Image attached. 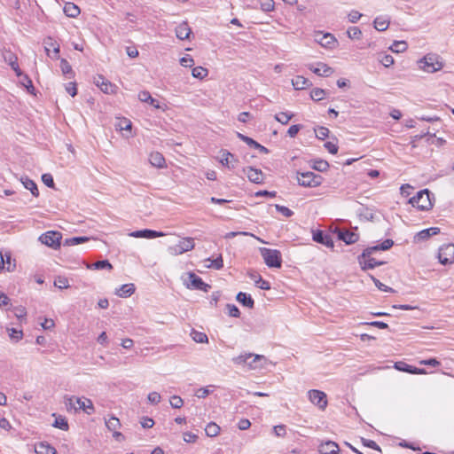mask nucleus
Listing matches in <instances>:
<instances>
[{
    "instance_id": "nucleus-1",
    "label": "nucleus",
    "mask_w": 454,
    "mask_h": 454,
    "mask_svg": "<svg viewBox=\"0 0 454 454\" xmlns=\"http://www.w3.org/2000/svg\"><path fill=\"white\" fill-rule=\"evenodd\" d=\"M267 358L262 355L254 353H242L232 358V362L237 365H247L251 370L263 367L262 362L266 363Z\"/></svg>"
},
{
    "instance_id": "nucleus-2",
    "label": "nucleus",
    "mask_w": 454,
    "mask_h": 454,
    "mask_svg": "<svg viewBox=\"0 0 454 454\" xmlns=\"http://www.w3.org/2000/svg\"><path fill=\"white\" fill-rule=\"evenodd\" d=\"M434 194L428 189H424L416 193L409 200V203L420 211H427L432 208Z\"/></svg>"
},
{
    "instance_id": "nucleus-3",
    "label": "nucleus",
    "mask_w": 454,
    "mask_h": 454,
    "mask_svg": "<svg viewBox=\"0 0 454 454\" xmlns=\"http://www.w3.org/2000/svg\"><path fill=\"white\" fill-rule=\"evenodd\" d=\"M260 253L269 268L279 269L282 266V255L279 250L261 247Z\"/></svg>"
},
{
    "instance_id": "nucleus-4",
    "label": "nucleus",
    "mask_w": 454,
    "mask_h": 454,
    "mask_svg": "<svg viewBox=\"0 0 454 454\" xmlns=\"http://www.w3.org/2000/svg\"><path fill=\"white\" fill-rule=\"evenodd\" d=\"M297 182L303 187H317L322 184L323 177L311 171L297 172Z\"/></svg>"
},
{
    "instance_id": "nucleus-5",
    "label": "nucleus",
    "mask_w": 454,
    "mask_h": 454,
    "mask_svg": "<svg viewBox=\"0 0 454 454\" xmlns=\"http://www.w3.org/2000/svg\"><path fill=\"white\" fill-rule=\"evenodd\" d=\"M419 67L427 73H434L442 68V63L438 60V56L427 54L419 60Z\"/></svg>"
},
{
    "instance_id": "nucleus-6",
    "label": "nucleus",
    "mask_w": 454,
    "mask_h": 454,
    "mask_svg": "<svg viewBox=\"0 0 454 454\" xmlns=\"http://www.w3.org/2000/svg\"><path fill=\"white\" fill-rule=\"evenodd\" d=\"M438 259L441 264L448 265L454 262V244L442 245L438 251Z\"/></svg>"
},
{
    "instance_id": "nucleus-7",
    "label": "nucleus",
    "mask_w": 454,
    "mask_h": 454,
    "mask_svg": "<svg viewBox=\"0 0 454 454\" xmlns=\"http://www.w3.org/2000/svg\"><path fill=\"white\" fill-rule=\"evenodd\" d=\"M309 401L317 405L321 411L327 406V396L325 392L317 389H311L308 392Z\"/></svg>"
},
{
    "instance_id": "nucleus-8",
    "label": "nucleus",
    "mask_w": 454,
    "mask_h": 454,
    "mask_svg": "<svg viewBox=\"0 0 454 454\" xmlns=\"http://www.w3.org/2000/svg\"><path fill=\"white\" fill-rule=\"evenodd\" d=\"M188 278L190 283L186 284V287L189 289L208 292L211 288L210 285L205 283L203 279L194 272H189Z\"/></svg>"
},
{
    "instance_id": "nucleus-9",
    "label": "nucleus",
    "mask_w": 454,
    "mask_h": 454,
    "mask_svg": "<svg viewBox=\"0 0 454 454\" xmlns=\"http://www.w3.org/2000/svg\"><path fill=\"white\" fill-rule=\"evenodd\" d=\"M333 232L337 235L339 240L343 241L346 245H352L358 241L359 235L347 229L336 227Z\"/></svg>"
},
{
    "instance_id": "nucleus-10",
    "label": "nucleus",
    "mask_w": 454,
    "mask_h": 454,
    "mask_svg": "<svg viewBox=\"0 0 454 454\" xmlns=\"http://www.w3.org/2000/svg\"><path fill=\"white\" fill-rule=\"evenodd\" d=\"M40 241L52 248H56L60 245L61 234L59 231H47L39 238Z\"/></svg>"
},
{
    "instance_id": "nucleus-11",
    "label": "nucleus",
    "mask_w": 454,
    "mask_h": 454,
    "mask_svg": "<svg viewBox=\"0 0 454 454\" xmlns=\"http://www.w3.org/2000/svg\"><path fill=\"white\" fill-rule=\"evenodd\" d=\"M315 41L326 49H333L338 43L336 38L331 33L317 32L315 35Z\"/></svg>"
},
{
    "instance_id": "nucleus-12",
    "label": "nucleus",
    "mask_w": 454,
    "mask_h": 454,
    "mask_svg": "<svg viewBox=\"0 0 454 454\" xmlns=\"http://www.w3.org/2000/svg\"><path fill=\"white\" fill-rule=\"evenodd\" d=\"M312 239L313 241L322 244L328 248L333 249L334 247V242L331 235L322 230H313Z\"/></svg>"
},
{
    "instance_id": "nucleus-13",
    "label": "nucleus",
    "mask_w": 454,
    "mask_h": 454,
    "mask_svg": "<svg viewBox=\"0 0 454 454\" xmlns=\"http://www.w3.org/2000/svg\"><path fill=\"white\" fill-rule=\"evenodd\" d=\"M394 246V241L391 239H385L381 244L375 245L372 247H366L362 252V257H369L373 253L378 251H386L390 249Z\"/></svg>"
},
{
    "instance_id": "nucleus-14",
    "label": "nucleus",
    "mask_w": 454,
    "mask_h": 454,
    "mask_svg": "<svg viewBox=\"0 0 454 454\" xmlns=\"http://www.w3.org/2000/svg\"><path fill=\"white\" fill-rule=\"evenodd\" d=\"M357 262L363 270H372L385 264V262L378 261L372 257V255H369V257H362V254L358 255Z\"/></svg>"
},
{
    "instance_id": "nucleus-15",
    "label": "nucleus",
    "mask_w": 454,
    "mask_h": 454,
    "mask_svg": "<svg viewBox=\"0 0 454 454\" xmlns=\"http://www.w3.org/2000/svg\"><path fill=\"white\" fill-rule=\"evenodd\" d=\"M129 236H131L133 238L153 239L155 238L164 236V233L161 231H154V230L144 229V230H138V231H132L129 234Z\"/></svg>"
},
{
    "instance_id": "nucleus-16",
    "label": "nucleus",
    "mask_w": 454,
    "mask_h": 454,
    "mask_svg": "<svg viewBox=\"0 0 454 454\" xmlns=\"http://www.w3.org/2000/svg\"><path fill=\"white\" fill-rule=\"evenodd\" d=\"M318 451L320 454H339V445L333 441L322 442L318 446Z\"/></svg>"
},
{
    "instance_id": "nucleus-17",
    "label": "nucleus",
    "mask_w": 454,
    "mask_h": 454,
    "mask_svg": "<svg viewBox=\"0 0 454 454\" xmlns=\"http://www.w3.org/2000/svg\"><path fill=\"white\" fill-rule=\"evenodd\" d=\"M244 172L247 173V178L254 184L263 183V173L261 169L254 167H247L244 168Z\"/></svg>"
},
{
    "instance_id": "nucleus-18",
    "label": "nucleus",
    "mask_w": 454,
    "mask_h": 454,
    "mask_svg": "<svg viewBox=\"0 0 454 454\" xmlns=\"http://www.w3.org/2000/svg\"><path fill=\"white\" fill-rule=\"evenodd\" d=\"M395 368L400 372H408L411 374H426L427 372L424 368H418L413 365L408 364L404 362H397L395 364Z\"/></svg>"
},
{
    "instance_id": "nucleus-19",
    "label": "nucleus",
    "mask_w": 454,
    "mask_h": 454,
    "mask_svg": "<svg viewBox=\"0 0 454 454\" xmlns=\"http://www.w3.org/2000/svg\"><path fill=\"white\" fill-rule=\"evenodd\" d=\"M237 137L243 142H245L247 145H249L250 147H253L256 150H258L260 153H269V149L263 145H262L261 144H259L258 142H256L255 140H254L253 138L242 134V133H239L238 132L237 133Z\"/></svg>"
},
{
    "instance_id": "nucleus-20",
    "label": "nucleus",
    "mask_w": 454,
    "mask_h": 454,
    "mask_svg": "<svg viewBox=\"0 0 454 454\" xmlns=\"http://www.w3.org/2000/svg\"><path fill=\"white\" fill-rule=\"evenodd\" d=\"M440 233V228L438 227H430L427 229H424L420 231H419L415 237L414 241L415 242H421L428 239L430 237L437 235Z\"/></svg>"
},
{
    "instance_id": "nucleus-21",
    "label": "nucleus",
    "mask_w": 454,
    "mask_h": 454,
    "mask_svg": "<svg viewBox=\"0 0 454 454\" xmlns=\"http://www.w3.org/2000/svg\"><path fill=\"white\" fill-rule=\"evenodd\" d=\"M309 70L314 74L324 77H328L333 73L332 67L322 62H318L317 66L310 65Z\"/></svg>"
},
{
    "instance_id": "nucleus-22",
    "label": "nucleus",
    "mask_w": 454,
    "mask_h": 454,
    "mask_svg": "<svg viewBox=\"0 0 454 454\" xmlns=\"http://www.w3.org/2000/svg\"><path fill=\"white\" fill-rule=\"evenodd\" d=\"M75 403L78 404L77 411L82 410L88 415H91L95 412V408L90 399L78 397L75 399Z\"/></svg>"
},
{
    "instance_id": "nucleus-23",
    "label": "nucleus",
    "mask_w": 454,
    "mask_h": 454,
    "mask_svg": "<svg viewBox=\"0 0 454 454\" xmlns=\"http://www.w3.org/2000/svg\"><path fill=\"white\" fill-rule=\"evenodd\" d=\"M194 246V239L192 238H184L176 245V251L181 254L192 250Z\"/></svg>"
},
{
    "instance_id": "nucleus-24",
    "label": "nucleus",
    "mask_w": 454,
    "mask_h": 454,
    "mask_svg": "<svg viewBox=\"0 0 454 454\" xmlns=\"http://www.w3.org/2000/svg\"><path fill=\"white\" fill-rule=\"evenodd\" d=\"M45 51L47 55L51 59H59V45L52 42V38L49 37L45 41Z\"/></svg>"
},
{
    "instance_id": "nucleus-25",
    "label": "nucleus",
    "mask_w": 454,
    "mask_h": 454,
    "mask_svg": "<svg viewBox=\"0 0 454 454\" xmlns=\"http://www.w3.org/2000/svg\"><path fill=\"white\" fill-rule=\"evenodd\" d=\"M135 291H136L135 285L132 283H129V284H124V285L121 286L119 288H116L114 294L119 297L127 298V297L131 296L135 293Z\"/></svg>"
},
{
    "instance_id": "nucleus-26",
    "label": "nucleus",
    "mask_w": 454,
    "mask_h": 454,
    "mask_svg": "<svg viewBox=\"0 0 454 454\" xmlns=\"http://www.w3.org/2000/svg\"><path fill=\"white\" fill-rule=\"evenodd\" d=\"M149 162L152 166L163 168L166 166L164 156L159 152H153L149 155Z\"/></svg>"
},
{
    "instance_id": "nucleus-27",
    "label": "nucleus",
    "mask_w": 454,
    "mask_h": 454,
    "mask_svg": "<svg viewBox=\"0 0 454 454\" xmlns=\"http://www.w3.org/2000/svg\"><path fill=\"white\" fill-rule=\"evenodd\" d=\"M292 84L295 90H304L310 87L312 82L302 75H296L292 79Z\"/></svg>"
},
{
    "instance_id": "nucleus-28",
    "label": "nucleus",
    "mask_w": 454,
    "mask_h": 454,
    "mask_svg": "<svg viewBox=\"0 0 454 454\" xmlns=\"http://www.w3.org/2000/svg\"><path fill=\"white\" fill-rule=\"evenodd\" d=\"M236 300L244 307L248 309H253L254 306V301L249 294L239 292L237 294Z\"/></svg>"
},
{
    "instance_id": "nucleus-29",
    "label": "nucleus",
    "mask_w": 454,
    "mask_h": 454,
    "mask_svg": "<svg viewBox=\"0 0 454 454\" xmlns=\"http://www.w3.org/2000/svg\"><path fill=\"white\" fill-rule=\"evenodd\" d=\"M192 30L187 22H182L176 27V35L180 40H185L189 38Z\"/></svg>"
},
{
    "instance_id": "nucleus-30",
    "label": "nucleus",
    "mask_w": 454,
    "mask_h": 454,
    "mask_svg": "<svg viewBox=\"0 0 454 454\" xmlns=\"http://www.w3.org/2000/svg\"><path fill=\"white\" fill-rule=\"evenodd\" d=\"M36 454H57V450L46 442H41L35 447Z\"/></svg>"
},
{
    "instance_id": "nucleus-31",
    "label": "nucleus",
    "mask_w": 454,
    "mask_h": 454,
    "mask_svg": "<svg viewBox=\"0 0 454 454\" xmlns=\"http://www.w3.org/2000/svg\"><path fill=\"white\" fill-rule=\"evenodd\" d=\"M221 154H222V158L220 160V162L223 164V166H225L229 168H235L234 164L231 165V163L232 161H234V162L238 161L237 159L235 158L234 154L231 153L227 150H222Z\"/></svg>"
},
{
    "instance_id": "nucleus-32",
    "label": "nucleus",
    "mask_w": 454,
    "mask_h": 454,
    "mask_svg": "<svg viewBox=\"0 0 454 454\" xmlns=\"http://www.w3.org/2000/svg\"><path fill=\"white\" fill-rule=\"evenodd\" d=\"M4 59L11 66L12 69L15 72L17 76L22 75V71L18 64V58L10 52L7 56L4 57Z\"/></svg>"
},
{
    "instance_id": "nucleus-33",
    "label": "nucleus",
    "mask_w": 454,
    "mask_h": 454,
    "mask_svg": "<svg viewBox=\"0 0 454 454\" xmlns=\"http://www.w3.org/2000/svg\"><path fill=\"white\" fill-rule=\"evenodd\" d=\"M22 184L27 190H29L33 196L38 197L39 196V191L37 188L36 184L27 176L21 177L20 179Z\"/></svg>"
},
{
    "instance_id": "nucleus-34",
    "label": "nucleus",
    "mask_w": 454,
    "mask_h": 454,
    "mask_svg": "<svg viewBox=\"0 0 454 454\" xmlns=\"http://www.w3.org/2000/svg\"><path fill=\"white\" fill-rule=\"evenodd\" d=\"M138 99L141 102L149 103L151 106H153V107H155L157 109L160 108L159 102L155 98H153L151 96L150 92L147 90L140 91L138 94Z\"/></svg>"
},
{
    "instance_id": "nucleus-35",
    "label": "nucleus",
    "mask_w": 454,
    "mask_h": 454,
    "mask_svg": "<svg viewBox=\"0 0 454 454\" xmlns=\"http://www.w3.org/2000/svg\"><path fill=\"white\" fill-rule=\"evenodd\" d=\"M80 8L74 3H67L64 6V13L70 18H76L80 14Z\"/></svg>"
},
{
    "instance_id": "nucleus-36",
    "label": "nucleus",
    "mask_w": 454,
    "mask_h": 454,
    "mask_svg": "<svg viewBox=\"0 0 454 454\" xmlns=\"http://www.w3.org/2000/svg\"><path fill=\"white\" fill-rule=\"evenodd\" d=\"M87 268L90 270H111L113 268L112 264L108 260H101L95 262L91 264L87 265Z\"/></svg>"
},
{
    "instance_id": "nucleus-37",
    "label": "nucleus",
    "mask_w": 454,
    "mask_h": 454,
    "mask_svg": "<svg viewBox=\"0 0 454 454\" xmlns=\"http://www.w3.org/2000/svg\"><path fill=\"white\" fill-rule=\"evenodd\" d=\"M192 339L197 343H207L208 342V338L206 333L202 332H199L197 330L192 329L191 332Z\"/></svg>"
},
{
    "instance_id": "nucleus-38",
    "label": "nucleus",
    "mask_w": 454,
    "mask_h": 454,
    "mask_svg": "<svg viewBox=\"0 0 454 454\" xmlns=\"http://www.w3.org/2000/svg\"><path fill=\"white\" fill-rule=\"evenodd\" d=\"M205 433L208 437H215L220 433V427L215 422H209L205 428Z\"/></svg>"
},
{
    "instance_id": "nucleus-39",
    "label": "nucleus",
    "mask_w": 454,
    "mask_h": 454,
    "mask_svg": "<svg viewBox=\"0 0 454 454\" xmlns=\"http://www.w3.org/2000/svg\"><path fill=\"white\" fill-rule=\"evenodd\" d=\"M16 268L15 260H12L10 253L4 254V270L8 272L14 271Z\"/></svg>"
},
{
    "instance_id": "nucleus-40",
    "label": "nucleus",
    "mask_w": 454,
    "mask_h": 454,
    "mask_svg": "<svg viewBox=\"0 0 454 454\" xmlns=\"http://www.w3.org/2000/svg\"><path fill=\"white\" fill-rule=\"evenodd\" d=\"M207 74H208L207 69L203 67H193L192 70V75L194 78H197V79H200V80H202Z\"/></svg>"
},
{
    "instance_id": "nucleus-41",
    "label": "nucleus",
    "mask_w": 454,
    "mask_h": 454,
    "mask_svg": "<svg viewBox=\"0 0 454 454\" xmlns=\"http://www.w3.org/2000/svg\"><path fill=\"white\" fill-rule=\"evenodd\" d=\"M326 94V90L320 88H314L310 91V98L314 101H320L325 97Z\"/></svg>"
},
{
    "instance_id": "nucleus-42",
    "label": "nucleus",
    "mask_w": 454,
    "mask_h": 454,
    "mask_svg": "<svg viewBox=\"0 0 454 454\" xmlns=\"http://www.w3.org/2000/svg\"><path fill=\"white\" fill-rule=\"evenodd\" d=\"M293 117H294L293 114H289L286 112H282V113L277 114L274 116V118L277 121H278L284 125H286Z\"/></svg>"
},
{
    "instance_id": "nucleus-43",
    "label": "nucleus",
    "mask_w": 454,
    "mask_h": 454,
    "mask_svg": "<svg viewBox=\"0 0 454 454\" xmlns=\"http://www.w3.org/2000/svg\"><path fill=\"white\" fill-rule=\"evenodd\" d=\"M52 426L64 431L69 428L67 420L62 416L56 417Z\"/></svg>"
},
{
    "instance_id": "nucleus-44",
    "label": "nucleus",
    "mask_w": 454,
    "mask_h": 454,
    "mask_svg": "<svg viewBox=\"0 0 454 454\" xmlns=\"http://www.w3.org/2000/svg\"><path fill=\"white\" fill-rule=\"evenodd\" d=\"M373 23L375 29H377L378 31H385L389 25V22L386 19H383L382 17H377L374 20Z\"/></svg>"
},
{
    "instance_id": "nucleus-45",
    "label": "nucleus",
    "mask_w": 454,
    "mask_h": 454,
    "mask_svg": "<svg viewBox=\"0 0 454 454\" xmlns=\"http://www.w3.org/2000/svg\"><path fill=\"white\" fill-rule=\"evenodd\" d=\"M389 49L395 53L403 52L407 49V43L404 41H395Z\"/></svg>"
},
{
    "instance_id": "nucleus-46",
    "label": "nucleus",
    "mask_w": 454,
    "mask_h": 454,
    "mask_svg": "<svg viewBox=\"0 0 454 454\" xmlns=\"http://www.w3.org/2000/svg\"><path fill=\"white\" fill-rule=\"evenodd\" d=\"M76 398L77 397H75V396H66L65 397V404H66L67 410L68 411L77 412L78 404L75 403Z\"/></svg>"
},
{
    "instance_id": "nucleus-47",
    "label": "nucleus",
    "mask_w": 454,
    "mask_h": 454,
    "mask_svg": "<svg viewBox=\"0 0 454 454\" xmlns=\"http://www.w3.org/2000/svg\"><path fill=\"white\" fill-rule=\"evenodd\" d=\"M106 427L110 431H115L121 427V422L119 419L112 416L108 420L106 421Z\"/></svg>"
},
{
    "instance_id": "nucleus-48",
    "label": "nucleus",
    "mask_w": 454,
    "mask_h": 454,
    "mask_svg": "<svg viewBox=\"0 0 454 454\" xmlns=\"http://www.w3.org/2000/svg\"><path fill=\"white\" fill-rule=\"evenodd\" d=\"M348 36L352 40H359L362 37V31L357 27H350L347 31Z\"/></svg>"
},
{
    "instance_id": "nucleus-49",
    "label": "nucleus",
    "mask_w": 454,
    "mask_h": 454,
    "mask_svg": "<svg viewBox=\"0 0 454 454\" xmlns=\"http://www.w3.org/2000/svg\"><path fill=\"white\" fill-rule=\"evenodd\" d=\"M54 286L59 289H66L68 288L69 282L68 279L62 276H58L54 280Z\"/></svg>"
},
{
    "instance_id": "nucleus-50",
    "label": "nucleus",
    "mask_w": 454,
    "mask_h": 454,
    "mask_svg": "<svg viewBox=\"0 0 454 454\" xmlns=\"http://www.w3.org/2000/svg\"><path fill=\"white\" fill-rule=\"evenodd\" d=\"M312 168L319 172H324L329 168V164L324 160H315Z\"/></svg>"
},
{
    "instance_id": "nucleus-51",
    "label": "nucleus",
    "mask_w": 454,
    "mask_h": 454,
    "mask_svg": "<svg viewBox=\"0 0 454 454\" xmlns=\"http://www.w3.org/2000/svg\"><path fill=\"white\" fill-rule=\"evenodd\" d=\"M260 7L262 12H270L274 10L275 3L273 0H261Z\"/></svg>"
},
{
    "instance_id": "nucleus-52",
    "label": "nucleus",
    "mask_w": 454,
    "mask_h": 454,
    "mask_svg": "<svg viewBox=\"0 0 454 454\" xmlns=\"http://www.w3.org/2000/svg\"><path fill=\"white\" fill-rule=\"evenodd\" d=\"M20 77H21L20 83L24 87L27 88V90L29 93L33 94L34 90H35V87L33 86V82H32L31 79L27 74H23Z\"/></svg>"
},
{
    "instance_id": "nucleus-53",
    "label": "nucleus",
    "mask_w": 454,
    "mask_h": 454,
    "mask_svg": "<svg viewBox=\"0 0 454 454\" xmlns=\"http://www.w3.org/2000/svg\"><path fill=\"white\" fill-rule=\"evenodd\" d=\"M207 261H210V264L207 266L208 268L221 270L223 267V260L222 255L217 256L215 259L208 258Z\"/></svg>"
},
{
    "instance_id": "nucleus-54",
    "label": "nucleus",
    "mask_w": 454,
    "mask_h": 454,
    "mask_svg": "<svg viewBox=\"0 0 454 454\" xmlns=\"http://www.w3.org/2000/svg\"><path fill=\"white\" fill-rule=\"evenodd\" d=\"M369 276H370V278H372V280L373 281L374 285L376 286V287L379 290H380L382 292H390V293L395 292L393 288L384 285L383 283H381L378 278H376L372 275H369Z\"/></svg>"
},
{
    "instance_id": "nucleus-55",
    "label": "nucleus",
    "mask_w": 454,
    "mask_h": 454,
    "mask_svg": "<svg viewBox=\"0 0 454 454\" xmlns=\"http://www.w3.org/2000/svg\"><path fill=\"white\" fill-rule=\"evenodd\" d=\"M106 94H113L115 92L117 87L111 83L108 80H106L104 84L99 88Z\"/></svg>"
},
{
    "instance_id": "nucleus-56",
    "label": "nucleus",
    "mask_w": 454,
    "mask_h": 454,
    "mask_svg": "<svg viewBox=\"0 0 454 454\" xmlns=\"http://www.w3.org/2000/svg\"><path fill=\"white\" fill-rule=\"evenodd\" d=\"M89 240V238L84 236L73 237L66 239V244L69 246L79 245Z\"/></svg>"
},
{
    "instance_id": "nucleus-57",
    "label": "nucleus",
    "mask_w": 454,
    "mask_h": 454,
    "mask_svg": "<svg viewBox=\"0 0 454 454\" xmlns=\"http://www.w3.org/2000/svg\"><path fill=\"white\" fill-rule=\"evenodd\" d=\"M120 130H127L130 131L132 127V122L127 118L120 119L118 124L116 125Z\"/></svg>"
},
{
    "instance_id": "nucleus-58",
    "label": "nucleus",
    "mask_w": 454,
    "mask_h": 454,
    "mask_svg": "<svg viewBox=\"0 0 454 454\" xmlns=\"http://www.w3.org/2000/svg\"><path fill=\"white\" fill-rule=\"evenodd\" d=\"M329 129L323 126L315 129L316 137L320 140H325L329 136Z\"/></svg>"
},
{
    "instance_id": "nucleus-59",
    "label": "nucleus",
    "mask_w": 454,
    "mask_h": 454,
    "mask_svg": "<svg viewBox=\"0 0 454 454\" xmlns=\"http://www.w3.org/2000/svg\"><path fill=\"white\" fill-rule=\"evenodd\" d=\"M60 68L65 75L73 74V69L68 61L65 59H62L60 60Z\"/></svg>"
},
{
    "instance_id": "nucleus-60",
    "label": "nucleus",
    "mask_w": 454,
    "mask_h": 454,
    "mask_svg": "<svg viewBox=\"0 0 454 454\" xmlns=\"http://www.w3.org/2000/svg\"><path fill=\"white\" fill-rule=\"evenodd\" d=\"M169 403L174 409H179L184 405V400L179 395L171 396Z\"/></svg>"
},
{
    "instance_id": "nucleus-61",
    "label": "nucleus",
    "mask_w": 454,
    "mask_h": 454,
    "mask_svg": "<svg viewBox=\"0 0 454 454\" xmlns=\"http://www.w3.org/2000/svg\"><path fill=\"white\" fill-rule=\"evenodd\" d=\"M226 309H227L228 315L230 317H240V311L235 304H227Z\"/></svg>"
},
{
    "instance_id": "nucleus-62",
    "label": "nucleus",
    "mask_w": 454,
    "mask_h": 454,
    "mask_svg": "<svg viewBox=\"0 0 454 454\" xmlns=\"http://www.w3.org/2000/svg\"><path fill=\"white\" fill-rule=\"evenodd\" d=\"M275 207L278 213L282 214L286 217H291L294 215V212L286 206L277 204Z\"/></svg>"
},
{
    "instance_id": "nucleus-63",
    "label": "nucleus",
    "mask_w": 454,
    "mask_h": 454,
    "mask_svg": "<svg viewBox=\"0 0 454 454\" xmlns=\"http://www.w3.org/2000/svg\"><path fill=\"white\" fill-rule=\"evenodd\" d=\"M180 65L184 67H192L194 65V60L190 55H185L182 57L179 60Z\"/></svg>"
},
{
    "instance_id": "nucleus-64",
    "label": "nucleus",
    "mask_w": 454,
    "mask_h": 454,
    "mask_svg": "<svg viewBox=\"0 0 454 454\" xmlns=\"http://www.w3.org/2000/svg\"><path fill=\"white\" fill-rule=\"evenodd\" d=\"M147 400L151 404H158L161 400V396L158 392H151L147 395Z\"/></svg>"
}]
</instances>
